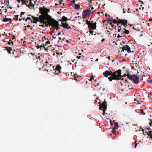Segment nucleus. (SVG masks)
Here are the masks:
<instances>
[{
    "label": "nucleus",
    "instance_id": "nucleus-51",
    "mask_svg": "<svg viewBox=\"0 0 152 152\" xmlns=\"http://www.w3.org/2000/svg\"><path fill=\"white\" fill-rule=\"evenodd\" d=\"M81 56H77V58H78V59H80V58Z\"/></svg>",
    "mask_w": 152,
    "mask_h": 152
},
{
    "label": "nucleus",
    "instance_id": "nucleus-49",
    "mask_svg": "<svg viewBox=\"0 0 152 152\" xmlns=\"http://www.w3.org/2000/svg\"><path fill=\"white\" fill-rule=\"evenodd\" d=\"M152 124L151 123V122L149 123V125H150V126H152Z\"/></svg>",
    "mask_w": 152,
    "mask_h": 152
},
{
    "label": "nucleus",
    "instance_id": "nucleus-61",
    "mask_svg": "<svg viewBox=\"0 0 152 152\" xmlns=\"http://www.w3.org/2000/svg\"><path fill=\"white\" fill-rule=\"evenodd\" d=\"M20 53H24V52L23 51L20 50Z\"/></svg>",
    "mask_w": 152,
    "mask_h": 152
},
{
    "label": "nucleus",
    "instance_id": "nucleus-45",
    "mask_svg": "<svg viewBox=\"0 0 152 152\" xmlns=\"http://www.w3.org/2000/svg\"><path fill=\"white\" fill-rule=\"evenodd\" d=\"M128 87L130 89H132L133 88V87H132L130 88V86L129 85L128 86Z\"/></svg>",
    "mask_w": 152,
    "mask_h": 152
},
{
    "label": "nucleus",
    "instance_id": "nucleus-6",
    "mask_svg": "<svg viewBox=\"0 0 152 152\" xmlns=\"http://www.w3.org/2000/svg\"><path fill=\"white\" fill-rule=\"evenodd\" d=\"M31 1L32 0H29V1H28L26 0L22 2V5H25L30 9H32V8L34 7L35 5L32 3Z\"/></svg>",
    "mask_w": 152,
    "mask_h": 152
},
{
    "label": "nucleus",
    "instance_id": "nucleus-31",
    "mask_svg": "<svg viewBox=\"0 0 152 152\" xmlns=\"http://www.w3.org/2000/svg\"><path fill=\"white\" fill-rule=\"evenodd\" d=\"M94 77H95V76L93 75L92 76L90 79L89 80V81H92V80L94 79Z\"/></svg>",
    "mask_w": 152,
    "mask_h": 152
},
{
    "label": "nucleus",
    "instance_id": "nucleus-25",
    "mask_svg": "<svg viewBox=\"0 0 152 152\" xmlns=\"http://www.w3.org/2000/svg\"><path fill=\"white\" fill-rule=\"evenodd\" d=\"M19 15H15V17L13 18V20H15V21H17L18 19V17Z\"/></svg>",
    "mask_w": 152,
    "mask_h": 152
},
{
    "label": "nucleus",
    "instance_id": "nucleus-42",
    "mask_svg": "<svg viewBox=\"0 0 152 152\" xmlns=\"http://www.w3.org/2000/svg\"><path fill=\"white\" fill-rule=\"evenodd\" d=\"M31 26L30 25H27L26 26H25V28H26V27L28 28H30L31 27Z\"/></svg>",
    "mask_w": 152,
    "mask_h": 152
},
{
    "label": "nucleus",
    "instance_id": "nucleus-19",
    "mask_svg": "<svg viewBox=\"0 0 152 152\" xmlns=\"http://www.w3.org/2000/svg\"><path fill=\"white\" fill-rule=\"evenodd\" d=\"M68 20V19L67 18L64 16H63L62 17V19H61V21H66Z\"/></svg>",
    "mask_w": 152,
    "mask_h": 152
},
{
    "label": "nucleus",
    "instance_id": "nucleus-24",
    "mask_svg": "<svg viewBox=\"0 0 152 152\" xmlns=\"http://www.w3.org/2000/svg\"><path fill=\"white\" fill-rule=\"evenodd\" d=\"M93 21H88V20H86V24L88 25V26H89V25H90L92 23H93Z\"/></svg>",
    "mask_w": 152,
    "mask_h": 152
},
{
    "label": "nucleus",
    "instance_id": "nucleus-16",
    "mask_svg": "<svg viewBox=\"0 0 152 152\" xmlns=\"http://www.w3.org/2000/svg\"><path fill=\"white\" fill-rule=\"evenodd\" d=\"M12 19L10 18H5L3 19V21L4 22H6L7 21H11Z\"/></svg>",
    "mask_w": 152,
    "mask_h": 152
},
{
    "label": "nucleus",
    "instance_id": "nucleus-5",
    "mask_svg": "<svg viewBox=\"0 0 152 152\" xmlns=\"http://www.w3.org/2000/svg\"><path fill=\"white\" fill-rule=\"evenodd\" d=\"M48 17L50 18V26L53 28L55 27L59 26V24L58 21H56L54 19L52 18L50 15H48Z\"/></svg>",
    "mask_w": 152,
    "mask_h": 152
},
{
    "label": "nucleus",
    "instance_id": "nucleus-35",
    "mask_svg": "<svg viewBox=\"0 0 152 152\" xmlns=\"http://www.w3.org/2000/svg\"><path fill=\"white\" fill-rule=\"evenodd\" d=\"M54 27L56 28L55 29L56 30H57L60 28L58 27V26H57L56 27Z\"/></svg>",
    "mask_w": 152,
    "mask_h": 152
},
{
    "label": "nucleus",
    "instance_id": "nucleus-12",
    "mask_svg": "<svg viewBox=\"0 0 152 152\" xmlns=\"http://www.w3.org/2000/svg\"><path fill=\"white\" fill-rule=\"evenodd\" d=\"M118 21L119 23H121L124 26L127 25V21L125 19L123 20L120 19L118 20Z\"/></svg>",
    "mask_w": 152,
    "mask_h": 152
},
{
    "label": "nucleus",
    "instance_id": "nucleus-26",
    "mask_svg": "<svg viewBox=\"0 0 152 152\" xmlns=\"http://www.w3.org/2000/svg\"><path fill=\"white\" fill-rule=\"evenodd\" d=\"M54 73L56 74L57 75H58L60 73V70H55Z\"/></svg>",
    "mask_w": 152,
    "mask_h": 152
},
{
    "label": "nucleus",
    "instance_id": "nucleus-37",
    "mask_svg": "<svg viewBox=\"0 0 152 152\" xmlns=\"http://www.w3.org/2000/svg\"><path fill=\"white\" fill-rule=\"evenodd\" d=\"M57 35H53V38L54 39H55L57 37Z\"/></svg>",
    "mask_w": 152,
    "mask_h": 152
},
{
    "label": "nucleus",
    "instance_id": "nucleus-1",
    "mask_svg": "<svg viewBox=\"0 0 152 152\" xmlns=\"http://www.w3.org/2000/svg\"><path fill=\"white\" fill-rule=\"evenodd\" d=\"M121 72L120 69L115 71L113 72H112L111 71L106 70L103 72V75L107 78L108 77V76H110L108 78L110 81H111L113 80H123V79H121Z\"/></svg>",
    "mask_w": 152,
    "mask_h": 152
},
{
    "label": "nucleus",
    "instance_id": "nucleus-33",
    "mask_svg": "<svg viewBox=\"0 0 152 152\" xmlns=\"http://www.w3.org/2000/svg\"><path fill=\"white\" fill-rule=\"evenodd\" d=\"M10 41H11V42H9L8 43V45H10L11 44V43H12V44L13 45V42L12 41H11V40H10Z\"/></svg>",
    "mask_w": 152,
    "mask_h": 152
},
{
    "label": "nucleus",
    "instance_id": "nucleus-46",
    "mask_svg": "<svg viewBox=\"0 0 152 152\" xmlns=\"http://www.w3.org/2000/svg\"><path fill=\"white\" fill-rule=\"evenodd\" d=\"M148 82H149L150 84H152V80L150 81H148Z\"/></svg>",
    "mask_w": 152,
    "mask_h": 152
},
{
    "label": "nucleus",
    "instance_id": "nucleus-22",
    "mask_svg": "<svg viewBox=\"0 0 152 152\" xmlns=\"http://www.w3.org/2000/svg\"><path fill=\"white\" fill-rule=\"evenodd\" d=\"M50 42L49 41H47L45 44V46H48L47 48H48L49 47V45L50 44Z\"/></svg>",
    "mask_w": 152,
    "mask_h": 152
},
{
    "label": "nucleus",
    "instance_id": "nucleus-62",
    "mask_svg": "<svg viewBox=\"0 0 152 152\" xmlns=\"http://www.w3.org/2000/svg\"><path fill=\"white\" fill-rule=\"evenodd\" d=\"M118 29H121V28L120 26H119L118 27Z\"/></svg>",
    "mask_w": 152,
    "mask_h": 152
},
{
    "label": "nucleus",
    "instance_id": "nucleus-58",
    "mask_svg": "<svg viewBox=\"0 0 152 152\" xmlns=\"http://www.w3.org/2000/svg\"><path fill=\"white\" fill-rule=\"evenodd\" d=\"M61 34V32H59L58 33L57 35H60Z\"/></svg>",
    "mask_w": 152,
    "mask_h": 152
},
{
    "label": "nucleus",
    "instance_id": "nucleus-11",
    "mask_svg": "<svg viewBox=\"0 0 152 152\" xmlns=\"http://www.w3.org/2000/svg\"><path fill=\"white\" fill-rule=\"evenodd\" d=\"M122 51L123 52L125 50H126L128 52H131L130 50V48L129 46L128 45H126L125 46H123L122 48Z\"/></svg>",
    "mask_w": 152,
    "mask_h": 152
},
{
    "label": "nucleus",
    "instance_id": "nucleus-23",
    "mask_svg": "<svg viewBox=\"0 0 152 152\" xmlns=\"http://www.w3.org/2000/svg\"><path fill=\"white\" fill-rule=\"evenodd\" d=\"M124 29L125 30V31L122 33V34H128L129 33V31L128 30H127L125 28H124Z\"/></svg>",
    "mask_w": 152,
    "mask_h": 152
},
{
    "label": "nucleus",
    "instance_id": "nucleus-64",
    "mask_svg": "<svg viewBox=\"0 0 152 152\" xmlns=\"http://www.w3.org/2000/svg\"><path fill=\"white\" fill-rule=\"evenodd\" d=\"M149 20L150 21H152V19H151V18L149 19Z\"/></svg>",
    "mask_w": 152,
    "mask_h": 152
},
{
    "label": "nucleus",
    "instance_id": "nucleus-36",
    "mask_svg": "<svg viewBox=\"0 0 152 152\" xmlns=\"http://www.w3.org/2000/svg\"><path fill=\"white\" fill-rule=\"evenodd\" d=\"M45 24H43L42 25H39V26L41 27H44L45 26Z\"/></svg>",
    "mask_w": 152,
    "mask_h": 152
},
{
    "label": "nucleus",
    "instance_id": "nucleus-13",
    "mask_svg": "<svg viewBox=\"0 0 152 152\" xmlns=\"http://www.w3.org/2000/svg\"><path fill=\"white\" fill-rule=\"evenodd\" d=\"M110 22H112L114 23H118L117 26H118L119 25V22L118 20L117 21V20H116V19H112L109 20H108L109 23Z\"/></svg>",
    "mask_w": 152,
    "mask_h": 152
},
{
    "label": "nucleus",
    "instance_id": "nucleus-20",
    "mask_svg": "<svg viewBox=\"0 0 152 152\" xmlns=\"http://www.w3.org/2000/svg\"><path fill=\"white\" fill-rule=\"evenodd\" d=\"M80 4H74L76 9H78L80 8Z\"/></svg>",
    "mask_w": 152,
    "mask_h": 152
},
{
    "label": "nucleus",
    "instance_id": "nucleus-34",
    "mask_svg": "<svg viewBox=\"0 0 152 152\" xmlns=\"http://www.w3.org/2000/svg\"><path fill=\"white\" fill-rule=\"evenodd\" d=\"M75 0H73L71 3V4L72 5L75 3Z\"/></svg>",
    "mask_w": 152,
    "mask_h": 152
},
{
    "label": "nucleus",
    "instance_id": "nucleus-9",
    "mask_svg": "<svg viewBox=\"0 0 152 152\" xmlns=\"http://www.w3.org/2000/svg\"><path fill=\"white\" fill-rule=\"evenodd\" d=\"M45 63L46 64V69H47L46 70L47 71L50 70L51 69H52L54 68V66H52V65L51 62L46 61Z\"/></svg>",
    "mask_w": 152,
    "mask_h": 152
},
{
    "label": "nucleus",
    "instance_id": "nucleus-63",
    "mask_svg": "<svg viewBox=\"0 0 152 152\" xmlns=\"http://www.w3.org/2000/svg\"><path fill=\"white\" fill-rule=\"evenodd\" d=\"M58 39H59V40H61L62 39L61 38V37H59L58 38Z\"/></svg>",
    "mask_w": 152,
    "mask_h": 152
},
{
    "label": "nucleus",
    "instance_id": "nucleus-53",
    "mask_svg": "<svg viewBox=\"0 0 152 152\" xmlns=\"http://www.w3.org/2000/svg\"><path fill=\"white\" fill-rule=\"evenodd\" d=\"M142 131L143 132V134L144 135V129H142Z\"/></svg>",
    "mask_w": 152,
    "mask_h": 152
},
{
    "label": "nucleus",
    "instance_id": "nucleus-43",
    "mask_svg": "<svg viewBox=\"0 0 152 152\" xmlns=\"http://www.w3.org/2000/svg\"><path fill=\"white\" fill-rule=\"evenodd\" d=\"M133 29L135 30L136 31H139L140 29L139 28H135L134 27H133Z\"/></svg>",
    "mask_w": 152,
    "mask_h": 152
},
{
    "label": "nucleus",
    "instance_id": "nucleus-28",
    "mask_svg": "<svg viewBox=\"0 0 152 152\" xmlns=\"http://www.w3.org/2000/svg\"><path fill=\"white\" fill-rule=\"evenodd\" d=\"M143 115H145V113L144 112L143 110L141 109L140 112Z\"/></svg>",
    "mask_w": 152,
    "mask_h": 152
},
{
    "label": "nucleus",
    "instance_id": "nucleus-7",
    "mask_svg": "<svg viewBox=\"0 0 152 152\" xmlns=\"http://www.w3.org/2000/svg\"><path fill=\"white\" fill-rule=\"evenodd\" d=\"M107 102L105 101V100H104L102 104H100L99 109L101 110L102 109L103 111V113H102L103 115H104L105 114V111L107 108Z\"/></svg>",
    "mask_w": 152,
    "mask_h": 152
},
{
    "label": "nucleus",
    "instance_id": "nucleus-8",
    "mask_svg": "<svg viewBox=\"0 0 152 152\" xmlns=\"http://www.w3.org/2000/svg\"><path fill=\"white\" fill-rule=\"evenodd\" d=\"M89 10H86L82 12V18L86 19L88 17L90 16L91 12V11Z\"/></svg>",
    "mask_w": 152,
    "mask_h": 152
},
{
    "label": "nucleus",
    "instance_id": "nucleus-39",
    "mask_svg": "<svg viewBox=\"0 0 152 152\" xmlns=\"http://www.w3.org/2000/svg\"><path fill=\"white\" fill-rule=\"evenodd\" d=\"M123 36V35H120L119 34H118L117 36V37L119 38L120 37H121Z\"/></svg>",
    "mask_w": 152,
    "mask_h": 152
},
{
    "label": "nucleus",
    "instance_id": "nucleus-52",
    "mask_svg": "<svg viewBox=\"0 0 152 152\" xmlns=\"http://www.w3.org/2000/svg\"><path fill=\"white\" fill-rule=\"evenodd\" d=\"M105 40L104 39H102L101 40V42H102L104 41V40Z\"/></svg>",
    "mask_w": 152,
    "mask_h": 152
},
{
    "label": "nucleus",
    "instance_id": "nucleus-60",
    "mask_svg": "<svg viewBox=\"0 0 152 152\" xmlns=\"http://www.w3.org/2000/svg\"><path fill=\"white\" fill-rule=\"evenodd\" d=\"M24 13V12H21V16H22V15Z\"/></svg>",
    "mask_w": 152,
    "mask_h": 152
},
{
    "label": "nucleus",
    "instance_id": "nucleus-41",
    "mask_svg": "<svg viewBox=\"0 0 152 152\" xmlns=\"http://www.w3.org/2000/svg\"><path fill=\"white\" fill-rule=\"evenodd\" d=\"M15 38H16V36L15 35H13V38H12V40H13L14 39H15Z\"/></svg>",
    "mask_w": 152,
    "mask_h": 152
},
{
    "label": "nucleus",
    "instance_id": "nucleus-56",
    "mask_svg": "<svg viewBox=\"0 0 152 152\" xmlns=\"http://www.w3.org/2000/svg\"><path fill=\"white\" fill-rule=\"evenodd\" d=\"M54 33V31H52L51 32V35H53V34Z\"/></svg>",
    "mask_w": 152,
    "mask_h": 152
},
{
    "label": "nucleus",
    "instance_id": "nucleus-55",
    "mask_svg": "<svg viewBox=\"0 0 152 152\" xmlns=\"http://www.w3.org/2000/svg\"><path fill=\"white\" fill-rule=\"evenodd\" d=\"M125 81L126 83H128V80H127V79L125 80Z\"/></svg>",
    "mask_w": 152,
    "mask_h": 152
},
{
    "label": "nucleus",
    "instance_id": "nucleus-15",
    "mask_svg": "<svg viewBox=\"0 0 152 152\" xmlns=\"http://www.w3.org/2000/svg\"><path fill=\"white\" fill-rule=\"evenodd\" d=\"M148 132L149 133L146 132V133L151 138V139H152V131H148Z\"/></svg>",
    "mask_w": 152,
    "mask_h": 152
},
{
    "label": "nucleus",
    "instance_id": "nucleus-40",
    "mask_svg": "<svg viewBox=\"0 0 152 152\" xmlns=\"http://www.w3.org/2000/svg\"><path fill=\"white\" fill-rule=\"evenodd\" d=\"M112 27L114 29H116V27L114 25H112Z\"/></svg>",
    "mask_w": 152,
    "mask_h": 152
},
{
    "label": "nucleus",
    "instance_id": "nucleus-47",
    "mask_svg": "<svg viewBox=\"0 0 152 152\" xmlns=\"http://www.w3.org/2000/svg\"><path fill=\"white\" fill-rule=\"evenodd\" d=\"M108 23H109V24L110 25H111V26H112V25H113L112 24V23L111 22H109H109H108Z\"/></svg>",
    "mask_w": 152,
    "mask_h": 152
},
{
    "label": "nucleus",
    "instance_id": "nucleus-38",
    "mask_svg": "<svg viewBox=\"0 0 152 152\" xmlns=\"http://www.w3.org/2000/svg\"><path fill=\"white\" fill-rule=\"evenodd\" d=\"M56 53L58 55H62V53H59V52H57Z\"/></svg>",
    "mask_w": 152,
    "mask_h": 152
},
{
    "label": "nucleus",
    "instance_id": "nucleus-4",
    "mask_svg": "<svg viewBox=\"0 0 152 152\" xmlns=\"http://www.w3.org/2000/svg\"><path fill=\"white\" fill-rule=\"evenodd\" d=\"M128 78L135 84H138L139 83L140 80L139 77L135 74L128 75Z\"/></svg>",
    "mask_w": 152,
    "mask_h": 152
},
{
    "label": "nucleus",
    "instance_id": "nucleus-27",
    "mask_svg": "<svg viewBox=\"0 0 152 152\" xmlns=\"http://www.w3.org/2000/svg\"><path fill=\"white\" fill-rule=\"evenodd\" d=\"M93 29H90V31H89L90 34H92V35H94V34L93 33ZM94 35H95V34H94Z\"/></svg>",
    "mask_w": 152,
    "mask_h": 152
},
{
    "label": "nucleus",
    "instance_id": "nucleus-29",
    "mask_svg": "<svg viewBox=\"0 0 152 152\" xmlns=\"http://www.w3.org/2000/svg\"><path fill=\"white\" fill-rule=\"evenodd\" d=\"M39 48H43L45 49V50H47L46 48V47H45V45H43V46H42V45H40L39 46Z\"/></svg>",
    "mask_w": 152,
    "mask_h": 152
},
{
    "label": "nucleus",
    "instance_id": "nucleus-10",
    "mask_svg": "<svg viewBox=\"0 0 152 152\" xmlns=\"http://www.w3.org/2000/svg\"><path fill=\"white\" fill-rule=\"evenodd\" d=\"M96 23H92L90 25H89L88 28L89 29L94 30L96 29Z\"/></svg>",
    "mask_w": 152,
    "mask_h": 152
},
{
    "label": "nucleus",
    "instance_id": "nucleus-18",
    "mask_svg": "<svg viewBox=\"0 0 152 152\" xmlns=\"http://www.w3.org/2000/svg\"><path fill=\"white\" fill-rule=\"evenodd\" d=\"M61 67L59 65H57L55 68V70H60Z\"/></svg>",
    "mask_w": 152,
    "mask_h": 152
},
{
    "label": "nucleus",
    "instance_id": "nucleus-21",
    "mask_svg": "<svg viewBox=\"0 0 152 152\" xmlns=\"http://www.w3.org/2000/svg\"><path fill=\"white\" fill-rule=\"evenodd\" d=\"M130 75L129 74V73H128L127 74H124L122 76L121 75V79L123 78L124 79V78H122V77H125L126 76H127V77L128 78V75Z\"/></svg>",
    "mask_w": 152,
    "mask_h": 152
},
{
    "label": "nucleus",
    "instance_id": "nucleus-48",
    "mask_svg": "<svg viewBox=\"0 0 152 152\" xmlns=\"http://www.w3.org/2000/svg\"><path fill=\"white\" fill-rule=\"evenodd\" d=\"M116 34H115V33L114 34H113V37H116Z\"/></svg>",
    "mask_w": 152,
    "mask_h": 152
},
{
    "label": "nucleus",
    "instance_id": "nucleus-14",
    "mask_svg": "<svg viewBox=\"0 0 152 152\" xmlns=\"http://www.w3.org/2000/svg\"><path fill=\"white\" fill-rule=\"evenodd\" d=\"M4 48L6 49L9 54L11 53V51L12 50L11 48L9 47H5Z\"/></svg>",
    "mask_w": 152,
    "mask_h": 152
},
{
    "label": "nucleus",
    "instance_id": "nucleus-54",
    "mask_svg": "<svg viewBox=\"0 0 152 152\" xmlns=\"http://www.w3.org/2000/svg\"><path fill=\"white\" fill-rule=\"evenodd\" d=\"M140 2L141 3V4H143L144 3L143 1H140Z\"/></svg>",
    "mask_w": 152,
    "mask_h": 152
},
{
    "label": "nucleus",
    "instance_id": "nucleus-30",
    "mask_svg": "<svg viewBox=\"0 0 152 152\" xmlns=\"http://www.w3.org/2000/svg\"><path fill=\"white\" fill-rule=\"evenodd\" d=\"M118 123L117 122H115L114 124V127L115 128L118 127Z\"/></svg>",
    "mask_w": 152,
    "mask_h": 152
},
{
    "label": "nucleus",
    "instance_id": "nucleus-17",
    "mask_svg": "<svg viewBox=\"0 0 152 152\" xmlns=\"http://www.w3.org/2000/svg\"><path fill=\"white\" fill-rule=\"evenodd\" d=\"M68 24L66 23H62V26L64 28H66L68 26Z\"/></svg>",
    "mask_w": 152,
    "mask_h": 152
},
{
    "label": "nucleus",
    "instance_id": "nucleus-50",
    "mask_svg": "<svg viewBox=\"0 0 152 152\" xmlns=\"http://www.w3.org/2000/svg\"><path fill=\"white\" fill-rule=\"evenodd\" d=\"M126 12V11H124V9H123V13H125Z\"/></svg>",
    "mask_w": 152,
    "mask_h": 152
},
{
    "label": "nucleus",
    "instance_id": "nucleus-59",
    "mask_svg": "<svg viewBox=\"0 0 152 152\" xmlns=\"http://www.w3.org/2000/svg\"><path fill=\"white\" fill-rule=\"evenodd\" d=\"M67 28L68 29H69L71 28V27L70 26L68 27V26L67 27Z\"/></svg>",
    "mask_w": 152,
    "mask_h": 152
},
{
    "label": "nucleus",
    "instance_id": "nucleus-44",
    "mask_svg": "<svg viewBox=\"0 0 152 152\" xmlns=\"http://www.w3.org/2000/svg\"><path fill=\"white\" fill-rule=\"evenodd\" d=\"M27 19L28 20H31H31H32L31 19V18L30 17H28L27 18Z\"/></svg>",
    "mask_w": 152,
    "mask_h": 152
},
{
    "label": "nucleus",
    "instance_id": "nucleus-3",
    "mask_svg": "<svg viewBox=\"0 0 152 152\" xmlns=\"http://www.w3.org/2000/svg\"><path fill=\"white\" fill-rule=\"evenodd\" d=\"M48 15H49L48 14V13H46L45 16H42L40 17L41 19V23H44L46 27L48 26V25L49 26H50V18L48 17Z\"/></svg>",
    "mask_w": 152,
    "mask_h": 152
},
{
    "label": "nucleus",
    "instance_id": "nucleus-57",
    "mask_svg": "<svg viewBox=\"0 0 152 152\" xmlns=\"http://www.w3.org/2000/svg\"><path fill=\"white\" fill-rule=\"evenodd\" d=\"M130 10V9L129 8L128 9V11H127L128 13H129V12Z\"/></svg>",
    "mask_w": 152,
    "mask_h": 152
},
{
    "label": "nucleus",
    "instance_id": "nucleus-32",
    "mask_svg": "<svg viewBox=\"0 0 152 152\" xmlns=\"http://www.w3.org/2000/svg\"><path fill=\"white\" fill-rule=\"evenodd\" d=\"M132 145L133 146H134V147H135V148H136V146H137V143H136L135 142H133V143H132Z\"/></svg>",
    "mask_w": 152,
    "mask_h": 152
},
{
    "label": "nucleus",
    "instance_id": "nucleus-2",
    "mask_svg": "<svg viewBox=\"0 0 152 152\" xmlns=\"http://www.w3.org/2000/svg\"><path fill=\"white\" fill-rule=\"evenodd\" d=\"M39 9L41 15L39 16L38 17L32 16L33 20H31V23H36L37 22H39L41 23V19L40 17L42 16H45L46 13H49L50 12V9L46 8L44 6H43L42 8H40Z\"/></svg>",
    "mask_w": 152,
    "mask_h": 152
}]
</instances>
